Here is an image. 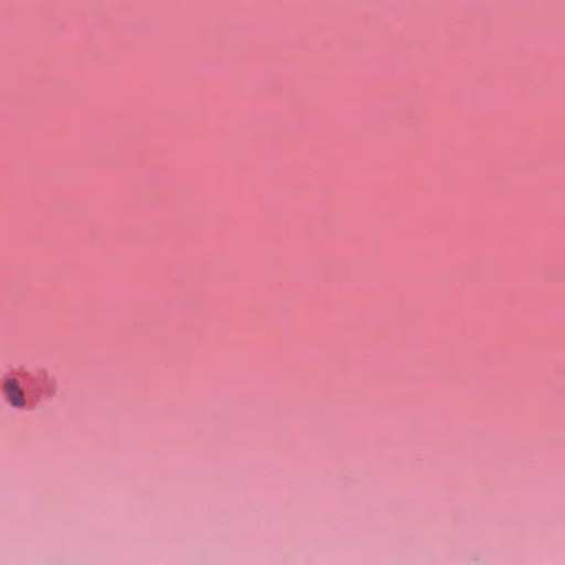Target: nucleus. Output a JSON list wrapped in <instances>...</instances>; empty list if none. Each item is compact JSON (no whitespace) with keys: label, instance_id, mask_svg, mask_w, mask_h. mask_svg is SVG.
Here are the masks:
<instances>
[{"label":"nucleus","instance_id":"1","mask_svg":"<svg viewBox=\"0 0 565 565\" xmlns=\"http://www.w3.org/2000/svg\"><path fill=\"white\" fill-rule=\"evenodd\" d=\"M3 392L8 403L13 407L21 409L26 405L24 391L17 379H8L3 383Z\"/></svg>","mask_w":565,"mask_h":565}]
</instances>
